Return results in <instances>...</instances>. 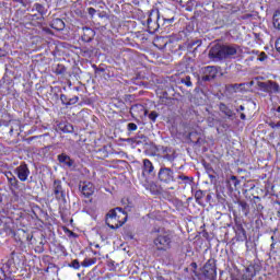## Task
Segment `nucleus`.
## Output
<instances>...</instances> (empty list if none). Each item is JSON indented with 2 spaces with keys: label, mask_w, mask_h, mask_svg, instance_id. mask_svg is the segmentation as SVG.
Listing matches in <instances>:
<instances>
[{
  "label": "nucleus",
  "mask_w": 280,
  "mask_h": 280,
  "mask_svg": "<svg viewBox=\"0 0 280 280\" xmlns=\"http://www.w3.org/2000/svg\"><path fill=\"white\" fill-rule=\"evenodd\" d=\"M242 49L237 44H222L217 45L210 49L209 56L217 58V60H233L240 56Z\"/></svg>",
  "instance_id": "f257e3e1"
},
{
  "label": "nucleus",
  "mask_w": 280,
  "mask_h": 280,
  "mask_svg": "<svg viewBox=\"0 0 280 280\" xmlns=\"http://www.w3.org/2000/svg\"><path fill=\"white\" fill-rule=\"evenodd\" d=\"M126 220H128V217L121 208H115L106 215V224L109 229H119V226H124Z\"/></svg>",
  "instance_id": "f03ea898"
},
{
  "label": "nucleus",
  "mask_w": 280,
  "mask_h": 280,
  "mask_svg": "<svg viewBox=\"0 0 280 280\" xmlns=\"http://www.w3.org/2000/svg\"><path fill=\"white\" fill-rule=\"evenodd\" d=\"M172 242H174V232L164 231L161 232L158 237L154 238L153 244L156 250H170L172 248Z\"/></svg>",
  "instance_id": "7ed1b4c3"
},
{
  "label": "nucleus",
  "mask_w": 280,
  "mask_h": 280,
  "mask_svg": "<svg viewBox=\"0 0 280 280\" xmlns=\"http://www.w3.org/2000/svg\"><path fill=\"white\" fill-rule=\"evenodd\" d=\"M215 277H218V272L215 271V265L207 262L203 266L201 273L195 271L194 280H213L215 279Z\"/></svg>",
  "instance_id": "20e7f679"
},
{
  "label": "nucleus",
  "mask_w": 280,
  "mask_h": 280,
  "mask_svg": "<svg viewBox=\"0 0 280 280\" xmlns=\"http://www.w3.org/2000/svg\"><path fill=\"white\" fill-rule=\"evenodd\" d=\"M158 178L161 183H165L166 185L176 180V178H174V171L170 167H161L158 173Z\"/></svg>",
  "instance_id": "39448f33"
},
{
  "label": "nucleus",
  "mask_w": 280,
  "mask_h": 280,
  "mask_svg": "<svg viewBox=\"0 0 280 280\" xmlns=\"http://www.w3.org/2000/svg\"><path fill=\"white\" fill-rule=\"evenodd\" d=\"M14 174L18 176L19 180H21V183H25V180H27V178H30V167L27 166V164L25 162H22L15 170H14Z\"/></svg>",
  "instance_id": "423d86ee"
},
{
  "label": "nucleus",
  "mask_w": 280,
  "mask_h": 280,
  "mask_svg": "<svg viewBox=\"0 0 280 280\" xmlns=\"http://www.w3.org/2000/svg\"><path fill=\"white\" fill-rule=\"evenodd\" d=\"M259 89L264 91L265 93H280V86L279 84L272 82V81H267V82H259L258 83Z\"/></svg>",
  "instance_id": "0eeeda50"
},
{
  "label": "nucleus",
  "mask_w": 280,
  "mask_h": 280,
  "mask_svg": "<svg viewBox=\"0 0 280 280\" xmlns=\"http://www.w3.org/2000/svg\"><path fill=\"white\" fill-rule=\"evenodd\" d=\"M202 82H209L218 75V68L215 66H208L202 69Z\"/></svg>",
  "instance_id": "6e6552de"
},
{
  "label": "nucleus",
  "mask_w": 280,
  "mask_h": 280,
  "mask_svg": "<svg viewBox=\"0 0 280 280\" xmlns=\"http://www.w3.org/2000/svg\"><path fill=\"white\" fill-rule=\"evenodd\" d=\"M52 191L57 200H65V189L62 188V182L60 179L54 180Z\"/></svg>",
  "instance_id": "1a4fd4ad"
},
{
  "label": "nucleus",
  "mask_w": 280,
  "mask_h": 280,
  "mask_svg": "<svg viewBox=\"0 0 280 280\" xmlns=\"http://www.w3.org/2000/svg\"><path fill=\"white\" fill-rule=\"evenodd\" d=\"M80 189H81V194L85 198H91V196H93V194H95V186L91 182H83L80 185Z\"/></svg>",
  "instance_id": "9d476101"
},
{
  "label": "nucleus",
  "mask_w": 280,
  "mask_h": 280,
  "mask_svg": "<svg viewBox=\"0 0 280 280\" xmlns=\"http://www.w3.org/2000/svg\"><path fill=\"white\" fill-rule=\"evenodd\" d=\"M142 174L144 176H148V178H154V176H156V173L154 172V165L148 159L143 160V172H142Z\"/></svg>",
  "instance_id": "9b49d317"
},
{
  "label": "nucleus",
  "mask_w": 280,
  "mask_h": 280,
  "mask_svg": "<svg viewBox=\"0 0 280 280\" xmlns=\"http://www.w3.org/2000/svg\"><path fill=\"white\" fill-rule=\"evenodd\" d=\"M58 161L67 167H75V161L65 153L58 155Z\"/></svg>",
  "instance_id": "f8f14e48"
},
{
  "label": "nucleus",
  "mask_w": 280,
  "mask_h": 280,
  "mask_svg": "<svg viewBox=\"0 0 280 280\" xmlns=\"http://www.w3.org/2000/svg\"><path fill=\"white\" fill-rule=\"evenodd\" d=\"M257 275V267L250 265L246 268L245 273L243 275V280H253V277Z\"/></svg>",
  "instance_id": "ddd939ff"
},
{
  "label": "nucleus",
  "mask_w": 280,
  "mask_h": 280,
  "mask_svg": "<svg viewBox=\"0 0 280 280\" xmlns=\"http://www.w3.org/2000/svg\"><path fill=\"white\" fill-rule=\"evenodd\" d=\"M219 110H221L223 115H225V117H228L229 119H232V117H235V113L232 112V109L229 108V106H226V104L224 103H220Z\"/></svg>",
  "instance_id": "4468645a"
},
{
  "label": "nucleus",
  "mask_w": 280,
  "mask_h": 280,
  "mask_svg": "<svg viewBox=\"0 0 280 280\" xmlns=\"http://www.w3.org/2000/svg\"><path fill=\"white\" fill-rule=\"evenodd\" d=\"M272 21L275 30L280 32V9L275 12Z\"/></svg>",
  "instance_id": "2eb2a0df"
},
{
  "label": "nucleus",
  "mask_w": 280,
  "mask_h": 280,
  "mask_svg": "<svg viewBox=\"0 0 280 280\" xmlns=\"http://www.w3.org/2000/svg\"><path fill=\"white\" fill-rule=\"evenodd\" d=\"M177 180H180L185 185H191L194 177H189L187 175L182 174L177 176Z\"/></svg>",
  "instance_id": "dca6fc26"
},
{
  "label": "nucleus",
  "mask_w": 280,
  "mask_h": 280,
  "mask_svg": "<svg viewBox=\"0 0 280 280\" xmlns=\"http://www.w3.org/2000/svg\"><path fill=\"white\" fill-rule=\"evenodd\" d=\"M52 27L54 30H65V22L61 20V19H56L54 22H52Z\"/></svg>",
  "instance_id": "f3484780"
},
{
  "label": "nucleus",
  "mask_w": 280,
  "mask_h": 280,
  "mask_svg": "<svg viewBox=\"0 0 280 280\" xmlns=\"http://www.w3.org/2000/svg\"><path fill=\"white\" fill-rule=\"evenodd\" d=\"M10 176L8 179L9 185H11V187H19V179H16V177L12 174V172H9Z\"/></svg>",
  "instance_id": "a211bd4d"
},
{
  "label": "nucleus",
  "mask_w": 280,
  "mask_h": 280,
  "mask_svg": "<svg viewBox=\"0 0 280 280\" xmlns=\"http://www.w3.org/2000/svg\"><path fill=\"white\" fill-rule=\"evenodd\" d=\"M96 261H97V259H95V258H85L81 262V266H83V268H89V266H93Z\"/></svg>",
  "instance_id": "6ab92c4d"
},
{
  "label": "nucleus",
  "mask_w": 280,
  "mask_h": 280,
  "mask_svg": "<svg viewBox=\"0 0 280 280\" xmlns=\"http://www.w3.org/2000/svg\"><path fill=\"white\" fill-rule=\"evenodd\" d=\"M149 30H159V24L156 22H152V16H149L147 20Z\"/></svg>",
  "instance_id": "aec40b11"
},
{
  "label": "nucleus",
  "mask_w": 280,
  "mask_h": 280,
  "mask_svg": "<svg viewBox=\"0 0 280 280\" xmlns=\"http://www.w3.org/2000/svg\"><path fill=\"white\" fill-rule=\"evenodd\" d=\"M83 30H84L85 34H88V36H89L88 38H85V40L89 42V40H91V38H93L95 36V31H93L89 27H85Z\"/></svg>",
  "instance_id": "412c9836"
},
{
  "label": "nucleus",
  "mask_w": 280,
  "mask_h": 280,
  "mask_svg": "<svg viewBox=\"0 0 280 280\" xmlns=\"http://www.w3.org/2000/svg\"><path fill=\"white\" fill-rule=\"evenodd\" d=\"M36 12H38L39 14H45V7L40 3H35L34 5Z\"/></svg>",
  "instance_id": "4be33fe9"
},
{
  "label": "nucleus",
  "mask_w": 280,
  "mask_h": 280,
  "mask_svg": "<svg viewBox=\"0 0 280 280\" xmlns=\"http://www.w3.org/2000/svg\"><path fill=\"white\" fill-rule=\"evenodd\" d=\"M182 84H185L186 86H192L191 77H186L182 79Z\"/></svg>",
  "instance_id": "5701e85b"
},
{
  "label": "nucleus",
  "mask_w": 280,
  "mask_h": 280,
  "mask_svg": "<svg viewBox=\"0 0 280 280\" xmlns=\"http://www.w3.org/2000/svg\"><path fill=\"white\" fill-rule=\"evenodd\" d=\"M62 132H73V125L68 124L62 127Z\"/></svg>",
  "instance_id": "b1692460"
},
{
  "label": "nucleus",
  "mask_w": 280,
  "mask_h": 280,
  "mask_svg": "<svg viewBox=\"0 0 280 280\" xmlns=\"http://www.w3.org/2000/svg\"><path fill=\"white\" fill-rule=\"evenodd\" d=\"M70 268H74V270H80V261L78 259L72 260L70 264Z\"/></svg>",
  "instance_id": "393cba45"
},
{
  "label": "nucleus",
  "mask_w": 280,
  "mask_h": 280,
  "mask_svg": "<svg viewBox=\"0 0 280 280\" xmlns=\"http://www.w3.org/2000/svg\"><path fill=\"white\" fill-rule=\"evenodd\" d=\"M60 101H61V104H63L65 106H69V98L67 97V95L61 94Z\"/></svg>",
  "instance_id": "a878e982"
},
{
  "label": "nucleus",
  "mask_w": 280,
  "mask_h": 280,
  "mask_svg": "<svg viewBox=\"0 0 280 280\" xmlns=\"http://www.w3.org/2000/svg\"><path fill=\"white\" fill-rule=\"evenodd\" d=\"M79 101H80V97L73 96L72 98L68 100V106H71V104H78Z\"/></svg>",
  "instance_id": "bb28decb"
},
{
  "label": "nucleus",
  "mask_w": 280,
  "mask_h": 280,
  "mask_svg": "<svg viewBox=\"0 0 280 280\" xmlns=\"http://www.w3.org/2000/svg\"><path fill=\"white\" fill-rule=\"evenodd\" d=\"M137 124H135V122H129L128 125H127V130H129L130 132H132V131H135V130H137Z\"/></svg>",
  "instance_id": "cd10ccee"
},
{
  "label": "nucleus",
  "mask_w": 280,
  "mask_h": 280,
  "mask_svg": "<svg viewBox=\"0 0 280 280\" xmlns=\"http://www.w3.org/2000/svg\"><path fill=\"white\" fill-rule=\"evenodd\" d=\"M156 117H159V114L156 112H151L149 114V119H151V121H156Z\"/></svg>",
  "instance_id": "c85d7f7f"
},
{
  "label": "nucleus",
  "mask_w": 280,
  "mask_h": 280,
  "mask_svg": "<svg viewBox=\"0 0 280 280\" xmlns=\"http://www.w3.org/2000/svg\"><path fill=\"white\" fill-rule=\"evenodd\" d=\"M266 58H268V55H266V52H260V55L258 56V60L260 62H264V60H266Z\"/></svg>",
  "instance_id": "c756f323"
},
{
  "label": "nucleus",
  "mask_w": 280,
  "mask_h": 280,
  "mask_svg": "<svg viewBox=\"0 0 280 280\" xmlns=\"http://www.w3.org/2000/svg\"><path fill=\"white\" fill-rule=\"evenodd\" d=\"M88 13L90 14V16H95V14L97 13V10H95L94 8H89Z\"/></svg>",
  "instance_id": "7c9ffc66"
},
{
  "label": "nucleus",
  "mask_w": 280,
  "mask_h": 280,
  "mask_svg": "<svg viewBox=\"0 0 280 280\" xmlns=\"http://www.w3.org/2000/svg\"><path fill=\"white\" fill-rule=\"evenodd\" d=\"M231 180H232L234 187H237V185H240V182L237 180V177L232 176V177H231Z\"/></svg>",
  "instance_id": "2f4dec72"
},
{
  "label": "nucleus",
  "mask_w": 280,
  "mask_h": 280,
  "mask_svg": "<svg viewBox=\"0 0 280 280\" xmlns=\"http://www.w3.org/2000/svg\"><path fill=\"white\" fill-rule=\"evenodd\" d=\"M241 86H244V84L241 83V84H233V85H231V88L233 89V91H238Z\"/></svg>",
  "instance_id": "473e14b6"
},
{
  "label": "nucleus",
  "mask_w": 280,
  "mask_h": 280,
  "mask_svg": "<svg viewBox=\"0 0 280 280\" xmlns=\"http://www.w3.org/2000/svg\"><path fill=\"white\" fill-rule=\"evenodd\" d=\"M0 280H5V271L0 267Z\"/></svg>",
  "instance_id": "72a5a7b5"
},
{
  "label": "nucleus",
  "mask_w": 280,
  "mask_h": 280,
  "mask_svg": "<svg viewBox=\"0 0 280 280\" xmlns=\"http://www.w3.org/2000/svg\"><path fill=\"white\" fill-rule=\"evenodd\" d=\"M269 126L270 128H280V122H277V124L270 122Z\"/></svg>",
  "instance_id": "f704fd0d"
},
{
  "label": "nucleus",
  "mask_w": 280,
  "mask_h": 280,
  "mask_svg": "<svg viewBox=\"0 0 280 280\" xmlns=\"http://www.w3.org/2000/svg\"><path fill=\"white\" fill-rule=\"evenodd\" d=\"M245 109H246V107H244V105H241V106L236 109V112L240 113V110H245Z\"/></svg>",
  "instance_id": "c9c22d12"
},
{
  "label": "nucleus",
  "mask_w": 280,
  "mask_h": 280,
  "mask_svg": "<svg viewBox=\"0 0 280 280\" xmlns=\"http://www.w3.org/2000/svg\"><path fill=\"white\" fill-rule=\"evenodd\" d=\"M241 119L244 121L246 119V114L242 113L241 114Z\"/></svg>",
  "instance_id": "e433bc0d"
},
{
  "label": "nucleus",
  "mask_w": 280,
  "mask_h": 280,
  "mask_svg": "<svg viewBox=\"0 0 280 280\" xmlns=\"http://www.w3.org/2000/svg\"><path fill=\"white\" fill-rule=\"evenodd\" d=\"M57 73H59V74L65 73V68H61L60 70H57Z\"/></svg>",
  "instance_id": "4c0bfd02"
},
{
  "label": "nucleus",
  "mask_w": 280,
  "mask_h": 280,
  "mask_svg": "<svg viewBox=\"0 0 280 280\" xmlns=\"http://www.w3.org/2000/svg\"><path fill=\"white\" fill-rule=\"evenodd\" d=\"M7 179L10 180V178L12 177V175H10V172L5 173Z\"/></svg>",
  "instance_id": "58836bf2"
},
{
  "label": "nucleus",
  "mask_w": 280,
  "mask_h": 280,
  "mask_svg": "<svg viewBox=\"0 0 280 280\" xmlns=\"http://www.w3.org/2000/svg\"><path fill=\"white\" fill-rule=\"evenodd\" d=\"M191 267H192V268H198V265H197L196 262H192V264H191Z\"/></svg>",
  "instance_id": "ea45409f"
},
{
  "label": "nucleus",
  "mask_w": 280,
  "mask_h": 280,
  "mask_svg": "<svg viewBox=\"0 0 280 280\" xmlns=\"http://www.w3.org/2000/svg\"><path fill=\"white\" fill-rule=\"evenodd\" d=\"M15 3H23V0H13Z\"/></svg>",
  "instance_id": "a19ab883"
},
{
  "label": "nucleus",
  "mask_w": 280,
  "mask_h": 280,
  "mask_svg": "<svg viewBox=\"0 0 280 280\" xmlns=\"http://www.w3.org/2000/svg\"><path fill=\"white\" fill-rule=\"evenodd\" d=\"M243 209H246V203H242Z\"/></svg>",
  "instance_id": "79ce46f5"
},
{
  "label": "nucleus",
  "mask_w": 280,
  "mask_h": 280,
  "mask_svg": "<svg viewBox=\"0 0 280 280\" xmlns=\"http://www.w3.org/2000/svg\"><path fill=\"white\" fill-rule=\"evenodd\" d=\"M0 58H3V54H1V49H0Z\"/></svg>",
  "instance_id": "37998d69"
},
{
  "label": "nucleus",
  "mask_w": 280,
  "mask_h": 280,
  "mask_svg": "<svg viewBox=\"0 0 280 280\" xmlns=\"http://www.w3.org/2000/svg\"><path fill=\"white\" fill-rule=\"evenodd\" d=\"M277 113H280V106H278V108H277Z\"/></svg>",
  "instance_id": "c03bdc74"
},
{
  "label": "nucleus",
  "mask_w": 280,
  "mask_h": 280,
  "mask_svg": "<svg viewBox=\"0 0 280 280\" xmlns=\"http://www.w3.org/2000/svg\"><path fill=\"white\" fill-rule=\"evenodd\" d=\"M198 196H200L199 192H196V198H198Z\"/></svg>",
  "instance_id": "a18cd8bd"
},
{
  "label": "nucleus",
  "mask_w": 280,
  "mask_h": 280,
  "mask_svg": "<svg viewBox=\"0 0 280 280\" xmlns=\"http://www.w3.org/2000/svg\"><path fill=\"white\" fill-rule=\"evenodd\" d=\"M198 196H200L199 192H196V198H198Z\"/></svg>",
  "instance_id": "49530a36"
},
{
  "label": "nucleus",
  "mask_w": 280,
  "mask_h": 280,
  "mask_svg": "<svg viewBox=\"0 0 280 280\" xmlns=\"http://www.w3.org/2000/svg\"><path fill=\"white\" fill-rule=\"evenodd\" d=\"M271 248H275V243L271 244Z\"/></svg>",
  "instance_id": "de8ad7c7"
},
{
  "label": "nucleus",
  "mask_w": 280,
  "mask_h": 280,
  "mask_svg": "<svg viewBox=\"0 0 280 280\" xmlns=\"http://www.w3.org/2000/svg\"><path fill=\"white\" fill-rule=\"evenodd\" d=\"M272 242H275V236H271Z\"/></svg>",
  "instance_id": "09e8293b"
},
{
  "label": "nucleus",
  "mask_w": 280,
  "mask_h": 280,
  "mask_svg": "<svg viewBox=\"0 0 280 280\" xmlns=\"http://www.w3.org/2000/svg\"><path fill=\"white\" fill-rule=\"evenodd\" d=\"M11 255H14V252H12V254Z\"/></svg>",
  "instance_id": "8fccbe9b"
}]
</instances>
